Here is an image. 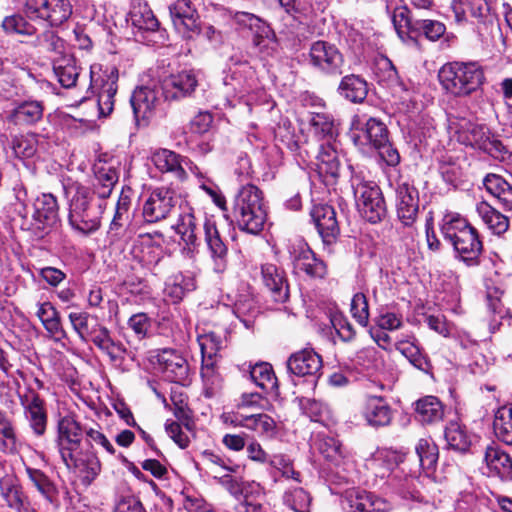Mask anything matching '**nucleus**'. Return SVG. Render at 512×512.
<instances>
[{"label": "nucleus", "instance_id": "ea45409f", "mask_svg": "<svg viewBox=\"0 0 512 512\" xmlns=\"http://www.w3.org/2000/svg\"><path fill=\"white\" fill-rule=\"evenodd\" d=\"M52 59L53 71L61 86L66 89L75 87L80 73L75 59L70 54Z\"/></svg>", "mask_w": 512, "mask_h": 512}, {"label": "nucleus", "instance_id": "a19ab883", "mask_svg": "<svg viewBox=\"0 0 512 512\" xmlns=\"http://www.w3.org/2000/svg\"><path fill=\"white\" fill-rule=\"evenodd\" d=\"M338 93L353 103H361L368 94V84L366 80L355 74L344 76L338 86Z\"/></svg>", "mask_w": 512, "mask_h": 512}, {"label": "nucleus", "instance_id": "412c9836", "mask_svg": "<svg viewBox=\"0 0 512 512\" xmlns=\"http://www.w3.org/2000/svg\"><path fill=\"white\" fill-rule=\"evenodd\" d=\"M310 215L323 242L325 244L334 243L340 233L334 208L328 204H315Z\"/></svg>", "mask_w": 512, "mask_h": 512}, {"label": "nucleus", "instance_id": "37998d69", "mask_svg": "<svg viewBox=\"0 0 512 512\" xmlns=\"http://www.w3.org/2000/svg\"><path fill=\"white\" fill-rule=\"evenodd\" d=\"M501 294L498 289L494 288L487 293V308L490 314L489 327L491 332H495L503 325L504 321L509 322L511 314L508 308L501 301Z\"/></svg>", "mask_w": 512, "mask_h": 512}, {"label": "nucleus", "instance_id": "bf43d9fd", "mask_svg": "<svg viewBox=\"0 0 512 512\" xmlns=\"http://www.w3.org/2000/svg\"><path fill=\"white\" fill-rule=\"evenodd\" d=\"M11 149L18 158H31L38 149V135L28 133L14 136L11 140Z\"/></svg>", "mask_w": 512, "mask_h": 512}, {"label": "nucleus", "instance_id": "5701e85b", "mask_svg": "<svg viewBox=\"0 0 512 512\" xmlns=\"http://www.w3.org/2000/svg\"><path fill=\"white\" fill-rule=\"evenodd\" d=\"M205 243L213 262V269L223 273L228 264V248L222 240L214 221L206 219L203 224Z\"/></svg>", "mask_w": 512, "mask_h": 512}, {"label": "nucleus", "instance_id": "4c0bfd02", "mask_svg": "<svg viewBox=\"0 0 512 512\" xmlns=\"http://www.w3.org/2000/svg\"><path fill=\"white\" fill-rule=\"evenodd\" d=\"M233 18L238 25L247 27L253 32V44H260L261 39L274 38L275 32L270 25L252 13L238 11Z\"/></svg>", "mask_w": 512, "mask_h": 512}, {"label": "nucleus", "instance_id": "c85d7f7f", "mask_svg": "<svg viewBox=\"0 0 512 512\" xmlns=\"http://www.w3.org/2000/svg\"><path fill=\"white\" fill-rule=\"evenodd\" d=\"M93 170L95 180L91 190L97 194L98 198L104 200L111 195L118 182V172L113 165L106 163L101 158L94 164Z\"/></svg>", "mask_w": 512, "mask_h": 512}, {"label": "nucleus", "instance_id": "dca6fc26", "mask_svg": "<svg viewBox=\"0 0 512 512\" xmlns=\"http://www.w3.org/2000/svg\"><path fill=\"white\" fill-rule=\"evenodd\" d=\"M360 415L366 425L378 429L391 424L393 410L384 397L367 395L361 403Z\"/></svg>", "mask_w": 512, "mask_h": 512}, {"label": "nucleus", "instance_id": "58836bf2", "mask_svg": "<svg viewBox=\"0 0 512 512\" xmlns=\"http://www.w3.org/2000/svg\"><path fill=\"white\" fill-rule=\"evenodd\" d=\"M185 159L168 149H159L152 155V162L161 172L173 173L178 179L183 180L187 177V173L183 168Z\"/></svg>", "mask_w": 512, "mask_h": 512}, {"label": "nucleus", "instance_id": "c03bdc74", "mask_svg": "<svg viewBox=\"0 0 512 512\" xmlns=\"http://www.w3.org/2000/svg\"><path fill=\"white\" fill-rule=\"evenodd\" d=\"M486 190L494 196L506 211H512V185L504 178L489 174L484 179Z\"/></svg>", "mask_w": 512, "mask_h": 512}, {"label": "nucleus", "instance_id": "393cba45", "mask_svg": "<svg viewBox=\"0 0 512 512\" xmlns=\"http://www.w3.org/2000/svg\"><path fill=\"white\" fill-rule=\"evenodd\" d=\"M180 214L176 224L173 226L176 233L180 235L183 242L188 246L189 253L199 245L198 232L199 222L194 210L188 204L179 205Z\"/></svg>", "mask_w": 512, "mask_h": 512}, {"label": "nucleus", "instance_id": "603ef678", "mask_svg": "<svg viewBox=\"0 0 512 512\" xmlns=\"http://www.w3.org/2000/svg\"><path fill=\"white\" fill-rule=\"evenodd\" d=\"M446 26L443 22L434 19H417L412 26L413 36H424L429 41L435 42L444 36Z\"/></svg>", "mask_w": 512, "mask_h": 512}, {"label": "nucleus", "instance_id": "1a4fd4ad", "mask_svg": "<svg viewBox=\"0 0 512 512\" xmlns=\"http://www.w3.org/2000/svg\"><path fill=\"white\" fill-rule=\"evenodd\" d=\"M309 63L325 75L339 76L343 73L345 60L335 44L318 40L310 46Z\"/></svg>", "mask_w": 512, "mask_h": 512}, {"label": "nucleus", "instance_id": "79ce46f5", "mask_svg": "<svg viewBox=\"0 0 512 512\" xmlns=\"http://www.w3.org/2000/svg\"><path fill=\"white\" fill-rule=\"evenodd\" d=\"M128 21L140 32H155L159 28V21L147 3L134 4L129 12Z\"/></svg>", "mask_w": 512, "mask_h": 512}, {"label": "nucleus", "instance_id": "c9c22d12", "mask_svg": "<svg viewBox=\"0 0 512 512\" xmlns=\"http://www.w3.org/2000/svg\"><path fill=\"white\" fill-rule=\"evenodd\" d=\"M416 418L423 424H435L444 419L445 407L435 396H425L415 403Z\"/></svg>", "mask_w": 512, "mask_h": 512}, {"label": "nucleus", "instance_id": "f257e3e1", "mask_svg": "<svg viewBox=\"0 0 512 512\" xmlns=\"http://www.w3.org/2000/svg\"><path fill=\"white\" fill-rule=\"evenodd\" d=\"M450 9L457 24L468 21V13L476 20V31L484 43L501 36L499 20L485 0H450Z\"/></svg>", "mask_w": 512, "mask_h": 512}, {"label": "nucleus", "instance_id": "7ed1b4c3", "mask_svg": "<svg viewBox=\"0 0 512 512\" xmlns=\"http://www.w3.org/2000/svg\"><path fill=\"white\" fill-rule=\"evenodd\" d=\"M233 213L241 230L250 234L262 231L267 218L262 191L252 184L243 186L235 197Z\"/></svg>", "mask_w": 512, "mask_h": 512}, {"label": "nucleus", "instance_id": "f8f14e48", "mask_svg": "<svg viewBox=\"0 0 512 512\" xmlns=\"http://www.w3.org/2000/svg\"><path fill=\"white\" fill-rule=\"evenodd\" d=\"M85 429L74 416L66 415L58 421L56 446L63 462H71L81 450Z\"/></svg>", "mask_w": 512, "mask_h": 512}, {"label": "nucleus", "instance_id": "bb28decb", "mask_svg": "<svg viewBox=\"0 0 512 512\" xmlns=\"http://www.w3.org/2000/svg\"><path fill=\"white\" fill-rule=\"evenodd\" d=\"M21 404L24 407L26 418L34 433L38 436L43 435L47 425L44 401L38 393L31 391L29 395L21 397Z\"/></svg>", "mask_w": 512, "mask_h": 512}, {"label": "nucleus", "instance_id": "72a5a7b5", "mask_svg": "<svg viewBox=\"0 0 512 512\" xmlns=\"http://www.w3.org/2000/svg\"><path fill=\"white\" fill-rule=\"evenodd\" d=\"M104 205H95L85 211L69 214V223L72 228L84 235L95 232L100 227V219Z\"/></svg>", "mask_w": 512, "mask_h": 512}, {"label": "nucleus", "instance_id": "7c9ffc66", "mask_svg": "<svg viewBox=\"0 0 512 512\" xmlns=\"http://www.w3.org/2000/svg\"><path fill=\"white\" fill-rule=\"evenodd\" d=\"M67 468H75L79 472L81 482L90 485L101 471V463L94 453H82L81 450L73 455L71 462H63Z\"/></svg>", "mask_w": 512, "mask_h": 512}, {"label": "nucleus", "instance_id": "e433bc0d", "mask_svg": "<svg viewBox=\"0 0 512 512\" xmlns=\"http://www.w3.org/2000/svg\"><path fill=\"white\" fill-rule=\"evenodd\" d=\"M36 315L55 341L67 338V333L61 323L60 313L50 302L39 304Z\"/></svg>", "mask_w": 512, "mask_h": 512}, {"label": "nucleus", "instance_id": "b1692460", "mask_svg": "<svg viewBox=\"0 0 512 512\" xmlns=\"http://www.w3.org/2000/svg\"><path fill=\"white\" fill-rule=\"evenodd\" d=\"M262 281L269 290L272 300L276 303H284L289 298V286L285 272L274 264L261 266Z\"/></svg>", "mask_w": 512, "mask_h": 512}, {"label": "nucleus", "instance_id": "f704fd0d", "mask_svg": "<svg viewBox=\"0 0 512 512\" xmlns=\"http://www.w3.org/2000/svg\"><path fill=\"white\" fill-rule=\"evenodd\" d=\"M66 192L71 195L69 214L77 213V210L85 211L95 205H104L103 199L96 198L95 195L97 194L90 187L81 183H73L67 188Z\"/></svg>", "mask_w": 512, "mask_h": 512}, {"label": "nucleus", "instance_id": "0eeeda50", "mask_svg": "<svg viewBox=\"0 0 512 512\" xmlns=\"http://www.w3.org/2000/svg\"><path fill=\"white\" fill-rule=\"evenodd\" d=\"M458 140L462 144L478 148L500 161H507L512 157L506 146L484 125L466 122L458 131Z\"/></svg>", "mask_w": 512, "mask_h": 512}, {"label": "nucleus", "instance_id": "864d4df0", "mask_svg": "<svg viewBox=\"0 0 512 512\" xmlns=\"http://www.w3.org/2000/svg\"><path fill=\"white\" fill-rule=\"evenodd\" d=\"M396 349L404 355L414 367L425 373L430 372L432 365L429 359L422 354L420 348L415 343L400 341L396 344Z\"/></svg>", "mask_w": 512, "mask_h": 512}, {"label": "nucleus", "instance_id": "8fccbe9b", "mask_svg": "<svg viewBox=\"0 0 512 512\" xmlns=\"http://www.w3.org/2000/svg\"><path fill=\"white\" fill-rule=\"evenodd\" d=\"M196 288L195 279L183 274L174 275L166 283L165 294L173 303L180 302L185 295Z\"/></svg>", "mask_w": 512, "mask_h": 512}, {"label": "nucleus", "instance_id": "473e14b6", "mask_svg": "<svg viewBox=\"0 0 512 512\" xmlns=\"http://www.w3.org/2000/svg\"><path fill=\"white\" fill-rule=\"evenodd\" d=\"M484 460L488 468L501 479H512V459L498 445L490 444L485 448Z\"/></svg>", "mask_w": 512, "mask_h": 512}, {"label": "nucleus", "instance_id": "20e7f679", "mask_svg": "<svg viewBox=\"0 0 512 512\" xmlns=\"http://www.w3.org/2000/svg\"><path fill=\"white\" fill-rule=\"evenodd\" d=\"M443 88L454 96H468L484 82V72L477 62H451L438 73Z\"/></svg>", "mask_w": 512, "mask_h": 512}, {"label": "nucleus", "instance_id": "4468645a", "mask_svg": "<svg viewBox=\"0 0 512 512\" xmlns=\"http://www.w3.org/2000/svg\"><path fill=\"white\" fill-rule=\"evenodd\" d=\"M286 366L289 374L298 377H311L313 385H316L323 362L322 357L314 349L303 348L288 357Z\"/></svg>", "mask_w": 512, "mask_h": 512}, {"label": "nucleus", "instance_id": "423d86ee", "mask_svg": "<svg viewBox=\"0 0 512 512\" xmlns=\"http://www.w3.org/2000/svg\"><path fill=\"white\" fill-rule=\"evenodd\" d=\"M59 220L57 199L50 193H43L35 198L32 204L31 219L22 224L23 229L42 239L48 235Z\"/></svg>", "mask_w": 512, "mask_h": 512}, {"label": "nucleus", "instance_id": "ddd939ff", "mask_svg": "<svg viewBox=\"0 0 512 512\" xmlns=\"http://www.w3.org/2000/svg\"><path fill=\"white\" fill-rule=\"evenodd\" d=\"M290 256L296 273H304L313 279H323L327 275L326 263L306 243L300 241L292 245Z\"/></svg>", "mask_w": 512, "mask_h": 512}, {"label": "nucleus", "instance_id": "f03ea898", "mask_svg": "<svg viewBox=\"0 0 512 512\" xmlns=\"http://www.w3.org/2000/svg\"><path fill=\"white\" fill-rule=\"evenodd\" d=\"M441 232L462 261L469 266L479 264L483 244L476 228L463 218L451 217L444 222Z\"/></svg>", "mask_w": 512, "mask_h": 512}, {"label": "nucleus", "instance_id": "39448f33", "mask_svg": "<svg viewBox=\"0 0 512 512\" xmlns=\"http://www.w3.org/2000/svg\"><path fill=\"white\" fill-rule=\"evenodd\" d=\"M351 186L362 217L370 223L380 222L386 216L387 209L379 186L357 174L351 177Z\"/></svg>", "mask_w": 512, "mask_h": 512}, {"label": "nucleus", "instance_id": "9d476101", "mask_svg": "<svg viewBox=\"0 0 512 512\" xmlns=\"http://www.w3.org/2000/svg\"><path fill=\"white\" fill-rule=\"evenodd\" d=\"M97 68L100 70L98 65L91 66L90 88L97 90L100 115L108 116L114 108V98L118 88V69L116 67H110L100 75L96 71Z\"/></svg>", "mask_w": 512, "mask_h": 512}, {"label": "nucleus", "instance_id": "de8ad7c7", "mask_svg": "<svg viewBox=\"0 0 512 512\" xmlns=\"http://www.w3.org/2000/svg\"><path fill=\"white\" fill-rule=\"evenodd\" d=\"M32 46L41 52L53 54V58L62 57L67 54L65 52V42L53 30H45L37 35L32 42Z\"/></svg>", "mask_w": 512, "mask_h": 512}, {"label": "nucleus", "instance_id": "338daca9", "mask_svg": "<svg viewBox=\"0 0 512 512\" xmlns=\"http://www.w3.org/2000/svg\"><path fill=\"white\" fill-rule=\"evenodd\" d=\"M498 414L494 422L496 435L505 444L512 445V408L503 407Z\"/></svg>", "mask_w": 512, "mask_h": 512}, {"label": "nucleus", "instance_id": "49530a36", "mask_svg": "<svg viewBox=\"0 0 512 512\" xmlns=\"http://www.w3.org/2000/svg\"><path fill=\"white\" fill-rule=\"evenodd\" d=\"M477 212L488 228L497 235L507 231L509 219L500 213L487 202H481L477 205Z\"/></svg>", "mask_w": 512, "mask_h": 512}, {"label": "nucleus", "instance_id": "aec40b11", "mask_svg": "<svg viewBox=\"0 0 512 512\" xmlns=\"http://www.w3.org/2000/svg\"><path fill=\"white\" fill-rule=\"evenodd\" d=\"M0 496L5 505L15 512H37L18 479L13 475L0 478Z\"/></svg>", "mask_w": 512, "mask_h": 512}, {"label": "nucleus", "instance_id": "4d7b16f0", "mask_svg": "<svg viewBox=\"0 0 512 512\" xmlns=\"http://www.w3.org/2000/svg\"><path fill=\"white\" fill-rule=\"evenodd\" d=\"M251 379L263 390L272 391L278 388L277 377L268 363L256 364L250 371Z\"/></svg>", "mask_w": 512, "mask_h": 512}, {"label": "nucleus", "instance_id": "774afa93", "mask_svg": "<svg viewBox=\"0 0 512 512\" xmlns=\"http://www.w3.org/2000/svg\"><path fill=\"white\" fill-rule=\"evenodd\" d=\"M363 131L369 143L376 147L388 140V129L386 125L377 118L370 117L364 124Z\"/></svg>", "mask_w": 512, "mask_h": 512}, {"label": "nucleus", "instance_id": "c756f323", "mask_svg": "<svg viewBox=\"0 0 512 512\" xmlns=\"http://www.w3.org/2000/svg\"><path fill=\"white\" fill-rule=\"evenodd\" d=\"M315 170L325 181L335 180L340 172V160L337 151L330 144H321L313 162Z\"/></svg>", "mask_w": 512, "mask_h": 512}, {"label": "nucleus", "instance_id": "6e6552de", "mask_svg": "<svg viewBox=\"0 0 512 512\" xmlns=\"http://www.w3.org/2000/svg\"><path fill=\"white\" fill-rule=\"evenodd\" d=\"M23 12L30 19H41L57 27L71 17L73 7L70 0H25Z\"/></svg>", "mask_w": 512, "mask_h": 512}, {"label": "nucleus", "instance_id": "a211bd4d", "mask_svg": "<svg viewBox=\"0 0 512 512\" xmlns=\"http://www.w3.org/2000/svg\"><path fill=\"white\" fill-rule=\"evenodd\" d=\"M169 10L174 27L184 37L192 38L199 34V17L191 0H177Z\"/></svg>", "mask_w": 512, "mask_h": 512}, {"label": "nucleus", "instance_id": "13d9d810", "mask_svg": "<svg viewBox=\"0 0 512 512\" xmlns=\"http://www.w3.org/2000/svg\"><path fill=\"white\" fill-rule=\"evenodd\" d=\"M135 257L148 269H155L164 258V251L158 244L151 242L142 243L135 250Z\"/></svg>", "mask_w": 512, "mask_h": 512}, {"label": "nucleus", "instance_id": "69168bd1", "mask_svg": "<svg viewBox=\"0 0 512 512\" xmlns=\"http://www.w3.org/2000/svg\"><path fill=\"white\" fill-rule=\"evenodd\" d=\"M1 28L7 35H33L35 27L26 21L20 14L6 16L1 23Z\"/></svg>", "mask_w": 512, "mask_h": 512}, {"label": "nucleus", "instance_id": "a18cd8bd", "mask_svg": "<svg viewBox=\"0 0 512 512\" xmlns=\"http://www.w3.org/2000/svg\"><path fill=\"white\" fill-rule=\"evenodd\" d=\"M26 474L37 491L51 504L58 500V489L49 477L39 469L26 467Z\"/></svg>", "mask_w": 512, "mask_h": 512}, {"label": "nucleus", "instance_id": "052dcab7", "mask_svg": "<svg viewBox=\"0 0 512 512\" xmlns=\"http://www.w3.org/2000/svg\"><path fill=\"white\" fill-rule=\"evenodd\" d=\"M283 501L286 506L295 512H310L311 497L301 487H290L286 489L283 495Z\"/></svg>", "mask_w": 512, "mask_h": 512}, {"label": "nucleus", "instance_id": "680f3d73", "mask_svg": "<svg viewBox=\"0 0 512 512\" xmlns=\"http://www.w3.org/2000/svg\"><path fill=\"white\" fill-rule=\"evenodd\" d=\"M201 376L205 385V395L212 397L222 383L221 376L216 370V361L209 359L202 361Z\"/></svg>", "mask_w": 512, "mask_h": 512}, {"label": "nucleus", "instance_id": "6ab92c4d", "mask_svg": "<svg viewBox=\"0 0 512 512\" xmlns=\"http://www.w3.org/2000/svg\"><path fill=\"white\" fill-rule=\"evenodd\" d=\"M156 358L159 369L167 380L179 384H184L188 380V362L178 351L163 349Z\"/></svg>", "mask_w": 512, "mask_h": 512}, {"label": "nucleus", "instance_id": "cd10ccee", "mask_svg": "<svg viewBox=\"0 0 512 512\" xmlns=\"http://www.w3.org/2000/svg\"><path fill=\"white\" fill-rule=\"evenodd\" d=\"M130 102L137 124L141 121L146 124L154 113L158 98L154 89L140 87L133 92Z\"/></svg>", "mask_w": 512, "mask_h": 512}, {"label": "nucleus", "instance_id": "3c124183", "mask_svg": "<svg viewBox=\"0 0 512 512\" xmlns=\"http://www.w3.org/2000/svg\"><path fill=\"white\" fill-rule=\"evenodd\" d=\"M447 445L458 452L465 453L471 446V440L464 427L458 422L451 421L444 432Z\"/></svg>", "mask_w": 512, "mask_h": 512}, {"label": "nucleus", "instance_id": "2eb2a0df", "mask_svg": "<svg viewBox=\"0 0 512 512\" xmlns=\"http://www.w3.org/2000/svg\"><path fill=\"white\" fill-rule=\"evenodd\" d=\"M345 512H389L391 504L371 492L361 489H349L342 496Z\"/></svg>", "mask_w": 512, "mask_h": 512}, {"label": "nucleus", "instance_id": "f3484780", "mask_svg": "<svg viewBox=\"0 0 512 512\" xmlns=\"http://www.w3.org/2000/svg\"><path fill=\"white\" fill-rule=\"evenodd\" d=\"M197 86L198 77L193 70L171 74L161 81L162 94L169 101L191 96Z\"/></svg>", "mask_w": 512, "mask_h": 512}, {"label": "nucleus", "instance_id": "5fc2aeb1", "mask_svg": "<svg viewBox=\"0 0 512 512\" xmlns=\"http://www.w3.org/2000/svg\"><path fill=\"white\" fill-rule=\"evenodd\" d=\"M317 448L319 452L328 461L335 465L340 464L345 456V451L341 442L332 436L319 435L317 440Z\"/></svg>", "mask_w": 512, "mask_h": 512}, {"label": "nucleus", "instance_id": "a878e982", "mask_svg": "<svg viewBox=\"0 0 512 512\" xmlns=\"http://www.w3.org/2000/svg\"><path fill=\"white\" fill-rule=\"evenodd\" d=\"M90 340L94 345L104 352L111 362L121 363L124 360V354L126 352L125 347L120 342H115L111 333L105 326L101 324H95L91 327L90 333L87 335V340Z\"/></svg>", "mask_w": 512, "mask_h": 512}, {"label": "nucleus", "instance_id": "2f4dec72", "mask_svg": "<svg viewBox=\"0 0 512 512\" xmlns=\"http://www.w3.org/2000/svg\"><path fill=\"white\" fill-rule=\"evenodd\" d=\"M44 106L37 100L19 103L9 114L8 120L18 126H29L39 122L43 117Z\"/></svg>", "mask_w": 512, "mask_h": 512}, {"label": "nucleus", "instance_id": "4be33fe9", "mask_svg": "<svg viewBox=\"0 0 512 512\" xmlns=\"http://www.w3.org/2000/svg\"><path fill=\"white\" fill-rule=\"evenodd\" d=\"M397 215L405 226H411L419 211L418 190L408 182H400L396 188Z\"/></svg>", "mask_w": 512, "mask_h": 512}, {"label": "nucleus", "instance_id": "e2e57ef3", "mask_svg": "<svg viewBox=\"0 0 512 512\" xmlns=\"http://www.w3.org/2000/svg\"><path fill=\"white\" fill-rule=\"evenodd\" d=\"M0 450L4 453L17 451V437L12 422L0 411Z\"/></svg>", "mask_w": 512, "mask_h": 512}, {"label": "nucleus", "instance_id": "6e6d98bb", "mask_svg": "<svg viewBox=\"0 0 512 512\" xmlns=\"http://www.w3.org/2000/svg\"><path fill=\"white\" fill-rule=\"evenodd\" d=\"M238 425L260 432L262 434L273 433L276 428L274 419L267 414H252V415H240L237 417Z\"/></svg>", "mask_w": 512, "mask_h": 512}, {"label": "nucleus", "instance_id": "9b49d317", "mask_svg": "<svg viewBox=\"0 0 512 512\" xmlns=\"http://www.w3.org/2000/svg\"><path fill=\"white\" fill-rule=\"evenodd\" d=\"M179 205H182V200L174 190L166 187L155 188L143 204L142 215L146 222L156 223L167 218Z\"/></svg>", "mask_w": 512, "mask_h": 512}, {"label": "nucleus", "instance_id": "0e129e2a", "mask_svg": "<svg viewBox=\"0 0 512 512\" xmlns=\"http://www.w3.org/2000/svg\"><path fill=\"white\" fill-rule=\"evenodd\" d=\"M415 449L420 466L426 471L433 470L438 460L437 446L427 439H420Z\"/></svg>", "mask_w": 512, "mask_h": 512}, {"label": "nucleus", "instance_id": "09e8293b", "mask_svg": "<svg viewBox=\"0 0 512 512\" xmlns=\"http://www.w3.org/2000/svg\"><path fill=\"white\" fill-rule=\"evenodd\" d=\"M233 311L245 326L249 327L259 313V307L254 296L250 292L245 291L237 296Z\"/></svg>", "mask_w": 512, "mask_h": 512}]
</instances>
